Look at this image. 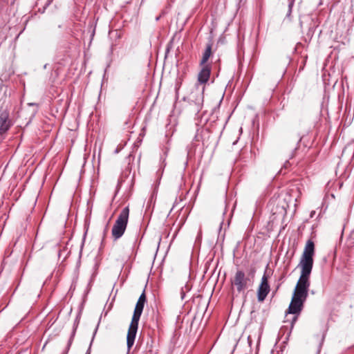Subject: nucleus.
<instances>
[{
	"label": "nucleus",
	"mask_w": 354,
	"mask_h": 354,
	"mask_svg": "<svg viewBox=\"0 0 354 354\" xmlns=\"http://www.w3.org/2000/svg\"><path fill=\"white\" fill-rule=\"evenodd\" d=\"M129 215V208L125 207L120 213L111 230L112 236L115 240L120 239L124 234L127 226Z\"/></svg>",
	"instance_id": "obj_2"
},
{
	"label": "nucleus",
	"mask_w": 354,
	"mask_h": 354,
	"mask_svg": "<svg viewBox=\"0 0 354 354\" xmlns=\"http://www.w3.org/2000/svg\"><path fill=\"white\" fill-rule=\"evenodd\" d=\"M314 254L315 243L312 240H308L301 257L299 266L313 269Z\"/></svg>",
	"instance_id": "obj_4"
},
{
	"label": "nucleus",
	"mask_w": 354,
	"mask_h": 354,
	"mask_svg": "<svg viewBox=\"0 0 354 354\" xmlns=\"http://www.w3.org/2000/svg\"><path fill=\"white\" fill-rule=\"evenodd\" d=\"M203 90L204 88H203L202 91L196 89L195 91H192L188 96L190 104L194 105V111L196 112H199L202 108L203 103Z\"/></svg>",
	"instance_id": "obj_5"
},
{
	"label": "nucleus",
	"mask_w": 354,
	"mask_h": 354,
	"mask_svg": "<svg viewBox=\"0 0 354 354\" xmlns=\"http://www.w3.org/2000/svg\"><path fill=\"white\" fill-rule=\"evenodd\" d=\"M308 290L296 285L292 296L306 300L308 297Z\"/></svg>",
	"instance_id": "obj_11"
},
{
	"label": "nucleus",
	"mask_w": 354,
	"mask_h": 354,
	"mask_svg": "<svg viewBox=\"0 0 354 354\" xmlns=\"http://www.w3.org/2000/svg\"><path fill=\"white\" fill-rule=\"evenodd\" d=\"M211 66L209 65L202 66L198 75V82L201 84H206L210 77Z\"/></svg>",
	"instance_id": "obj_10"
},
{
	"label": "nucleus",
	"mask_w": 354,
	"mask_h": 354,
	"mask_svg": "<svg viewBox=\"0 0 354 354\" xmlns=\"http://www.w3.org/2000/svg\"><path fill=\"white\" fill-rule=\"evenodd\" d=\"M145 302L146 295L144 291L140 296L136 303L133 317L128 329L127 336V345L128 350H130L134 344L136 335L138 328V322L142 315Z\"/></svg>",
	"instance_id": "obj_1"
},
{
	"label": "nucleus",
	"mask_w": 354,
	"mask_h": 354,
	"mask_svg": "<svg viewBox=\"0 0 354 354\" xmlns=\"http://www.w3.org/2000/svg\"><path fill=\"white\" fill-rule=\"evenodd\" d=\"M86 354H90V351L89 349L87 351L86 353Z\"/></svg>",
	"instance_id": "obj_18"
},
{
	"label": "nucleus",
	"mask_w": 354,
	"mask_h": 354,
	"mask_svg": "<svg viewBox=\"0 0 354 354\" xmlns=\"http://www.w3.org/2000/svg\"><path fill=\"white\" fill-rule=\"evenodd\" d=\"M315 214V212H312L310 214V217L312 218L313 216V214Z\"/></svg>",
	"instance_id": "obj_17"
},
{
	"label": "nucleus",
	"mask_w": 354,
	"mask_h": 354,
	"mask_svg": "<svg viewBox=\"0 0 354 354\" xmlns=\"http://www.w3.org/2000/svg\"><path fill=\"white\" fill-rule=\"evenodd\" d=\"M73 339V335H72V336L70 337L69 340H68V346H67V349H68V350L69 349V348H70V346H71V344H72Z\"/></svg>",
	"instance_id": "obj_14"
},
{
	"label": "nucleus",
	"mask_w": 354,
	"mask_h": 354,
	"mask_svg": "<svg viewBox=\"0 0 354 354\" xmlns=\"http://www.w3.org/2000/svg\"><path fill=\"white\" fill-rule=\"evenodd\" d=\"M297 319V315L295 316L292 318V322H291V328L293 327V326H294L295 323L296 322Z\"/></svg>",
	"instance_id": "obj_15"
},
{
	"label": "nucleus",
	"mask_w": 354,
	"mask_h": 354,
	"mask_svg": "<svg viewBox=\"0 0 354 354\" xmlns=\"http://www.w3.org/2000/svg\"><path fill=\"white\" fill-rule=\"evenodd\" d=\"M231 284L232 288H235L238 292H241L252 284V280L247 277L243 271L239 270L231 279Z\"/></svg>",
	"instance_id": "obj_3"
},
{
	"label": "nucleus",
	"mask_w": 354,
	"mask_h": 354,
	"mask_svg": "<svg viewBox=\"0 0 354 354\" xmlns=\"http://www.w3.org/2000/svg\"><path fill=\"white\" fill-rule=\"evenodd\" d=\"M305 301V299L292 296L287 313L289 314L299 315L302 310Z\"/></svg>",
	"instance_id": "obj_8"
},
{
	"label": "nucleus",
	"mask_w": 354,
	"mask_h": 354,
	"mask_svg": "<svg viewBox=\"0 0 354 354\" xmlns=\"http://www.w3.org/2000/svg\"><path fill=\"white\" fill-rule=\"evenodd\" d=\"M312 272V268L301 267V275L297 283V286L304 288L308 290L310 286V275Z\"/></svg>",
	"instance_id": "obj_7"
},
{
	"label": "nucleus",
	"mask_w": 354,
	"mask_h": 354,
	"mask_svg": "<svg viewBox=\"0 0 354 354\" xmlns=\"http://www.w3.org/2000/svg\"><path fill=\"white\" fill-rule=\"evenodd\" d=\"M270 292V286L268 281V277L266 274L261 278V283L257 290V298L259 301H263Z\"/></svg>",
	"instance_id": "obj_6"
},
{
	"label": "nucleus",
	"mask_w": 354,
	"mask_h": 354,
	"mask_svg": "<svg viewBox=\"0 0 354 354\" xmlns=\"http://www.w3.org/2000/svg\"><path fill=\"white\" fill-rule=\"evenodd\" d=\"M211 54H212V45L208 44L206 46L205 50L203 55V57L201 61V66L207 65L206 63H207V60L209 59V58L210 57Z\"/></svg>",
	"instance_id": "obj_12"
},
{
	"label": "nucleus",
	"mask_w": 354,
	"mask_h": 354,
	"mask_svg": "<svg viewBox=\"0 0 354 354\" xmlns=\"http://www.w3.org/2000/svg\"><path fill=\"white\" fill-rule=\"evenodd\" d=\"M184 296H185V292H184V291H183V290H182V291H181V298H182V299H184Z\"/></svg>",
	"instance_id": "obj_16"
},
{
	"label": "nucleus",
	"mask_w": 354,
	"mask_h": 354,
	"mask_svg": "<svg viewBox=\"0 0 354 354\" xmlns=\"http://www.w3.org/2000/svg\"><path fill=\"white\" fill-rule=\"evenodd\" d=\"M288 10L287 12V17H289L292 12V8L295 3V0H288Z\"/></svg>",
	"instance_id": "obj_13"
},
{
	"label": "nucleus",
	"mask_w": 354,
	"mask_h": 354,
	"mask_svg": "<svg viewBox=\"0 0 354 354\" xmlns=\"http://www.w3.org/2000/svg\"><path fill=\"white\" fill-rule=\"evenodd\" d=\"M10 127L8 115L6 113H0V142L3 139V135L6 133Z\"/></svg>",
	"instance_id": "obj_9"
}]
</instances>
